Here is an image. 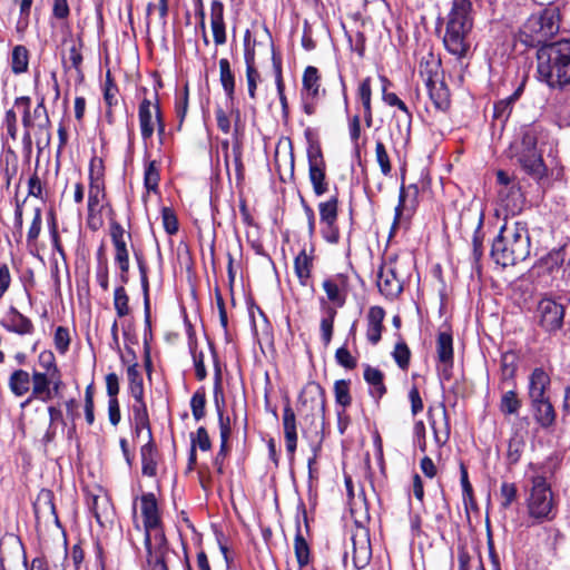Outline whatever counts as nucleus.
<instances>
[{
	"label": "nucleus",
	"mask_w": 570,
	"mask_h": 570,
	"mask_svg": "<svg viewBox=\"0 0 570 570\" xmlns=\"http://www.w3.org/2000/svg\"><path fill=\"white\" fill-rule=\"evenodd\" d=\"M530 235L524 222H505L494 238L491 257L502 267L513 266L530 255Z\"/></svg>",
	"instance_id": "1"
},
{
	"label": "nucleus",
	"mask_w": 570,
	"mask_h": 570,
	"mask_svg": "<svg viewBox=\"0 0 570 570\" xmlns=\"http://www.w3.org/2000/svg\"><path fill=\"white\" fill-rule=\"evenodd\" d=\"M537 72L539 79L551 88L570 85V40L541 46L537 51Z\"/></svg>",
	"instance_id": "2"
},
{
	"label": "nucleus",
	"mask_w": 570,
	"mask_h": 570,
	"mask_svg": "<svg viewBox=\"0 0 570 570\" xmlns=\"http://www.w3.org/2000/svg\"><path fill=\"white\" fill-rule=\"evenodd\" d=\"M544 138V128L541 124L533 122L522 127L520 139L514 140L510 146L511 158L522 170L534 180L547 176L542 154L537 145Z\"/></svg>",
	"instance_id": "3"
},
{
	"label": "nucleus",
	"mask_w": 570,
	"mask_h": 570,
	"mask_svg": "<svg viewBox=\"0 0 570 570\" xmlns=\"http://www.w3.org/2000/svg\"><path fill=\"white\" fill-rule=\"evenodd\" d=\"M473 0H453L448 14L443 43L458 58L465 57L470 49L469 36L473 29Z\"/></svg>",
	"instance_id": "4"
},
{
	"label": "nucleus",
	"mask_w": 570,
	"mask_h": 570,
	"mask_svg": "<svg viewBox=\"0 0 570 570\" xmlns=\"http://www.w3.org/2000/svg\"><path fill=\"white\" fill-rule=\"evenodd\" d=\"M561 16L559 7L549 6L532 13L519 30V40L527 47L549 45L560 31Z\"/></svg>",
	"instance_id": "5"
},
{
	"label": "nucleus",
	"mask_w": 570,
	"mask_h": 570,
	"mask_svg": "<svg viewBox=\"0 0 570 570\" xmlns=\"http://www.w3.org/2000/svg\"><path fill=\"white\" fill-rule=\"evenodd\" d=\"M531 489L527 498L528 515L532 524L552 521L557 515V503L553 493L543 475L531 479Z\"/></svg>",
	"instance_id": "6"
},
{
	"label": "nucleus",
	"mask_w": 570,
	"mask_h": 570,
	"mask_svg": "<svg viewBox=\"0 0 570 570\" xmlns=\"http://www.w3.org/2000/svg\"><path fill=\"white\" fill-rule=\"evenodd\" d=\"M564 316L566 307L549 297L541 298L534 312L535 324L549 335H556L562 330Z\"/></svg>",
	"instance_id": "7"
},
{
	"label": "nucleus",
	"mask_w": 570,
	"mask_h": 570,
	"mask_svg": "<svg viewBox=\"0 0 570 570\" xmlns=\"http://www.w3.org/2000/svg\"><path fill=\"white\" fill-rule=\"evenodd\" d=\"M136 502L137 499L132 505V527L127 531V540L136 551H140V544H144L148 556H151L154 550L158 553L164 546L155 543L156 529H149L144 522L140 524L138 521Z\"/></svg>",
	"instance_id": "8"
},
{
	"label": "nucleus",
	"mask_w": 570,
	"mask_h": 570,
	"mask_svg": "<svg viewBox=\"0 0 570 570\" xmlns=\"http://www.w3.org/2000/svg\"><path fill=\"white\" fill-rule=\"evenodd\" d=\"M138 119L141 138L147 141L150 139L156 130L159 122H163V115L158 99L153 102L148 98H144L138 107Z\"/></svg>",
	"instance_id": "9"
},
{
	"label": "nucleus",
	"mask_w": 570,
	"mask_h": 570,
	"mask_svg": "<svg viewBox=\"0 0 570 570\" xmlns=\"http://www.w3.org/2000/svg\"><path fill=\"white\" fill-rule=\"evenodd\" d=\"M140 510L144 523L149 529H156L155 543L157 546H165L166 538L161 529V519L158 510L157 500L154 493H144L140 497Z\"/></svg>",
	"instance_id": "10"
},
{
	"label": "nucleus",
	"mask_w": 570,
	"mask_h": 570,
	"mask_svg": "<svg viewBox=\"0 0 570 570\" xmlns=\"http://www.w3.org/2000/svg\"><path fill=\"white\" fill-rule=\"evenodd\" d=\"M322 287L326 293L327 301L331 302L334 307L344 306L350 287L348 276L346 274L338 273L326 277L323 281Z\"/></svg>",
	"instance_id": "11"
},
{
	"label": "nucleus",
	"mask_w": 570,
	"mask_h": 570,
	"mask_svg": "<svg viewBox=\"0 0 570 570\" xmlns=\"http://www.w3.org/2000/svg\"><path fill=\"white\" fill-rule=\"evenodd\" d=\"M31 117L33 121L37 124V131L39 134H46L43 138L38 137L36 139L38 151L41 153L47 146H49L51 139V120L49 118V114L46 107V98L43 95H38L37 106L33 108V110H31Z\"/></svg>",
	"instance_id": "12"
},
{
	"label": "nucleus",
	"mask_w": 570,
	"mask_h": 570,
	"mask_svg": "<svg viewBox=\"0 0 570 570\" xmlns=\"http://www.w3.org/2000/svg\"><path fill=\"white\" fill-rule=\"evenodd\" d=\"M377 287L389 299L396 298L403 291V283L391 264H383L377 272Z\"/></svg>",
	"instance_id": "13"
},
{
	"label": "nucleus",
	"mask_w": 570,
	"mask_h": 570,
	"mask_svg": "<svg viewBox=\"0 0 570 570\" xmlns=\"http://www.w3.org/2000/svg\"><path fill=\"white\" fill-rule=\"evenodd\" d=\"M420 189L417 185L410 184L409 186L402 185L399 194V203L395 207L393 228H395L403 215L411 216L419 204Z\"/></svg>",
	"instance_id": "14"
},
{
	"label": "nucleus",
	"mask_w": 570,
	"mask_h": 570,
	"mask_svg": "<svg viewBox=\"0 0 570 570\" xmlns=\"http://www.w3.org/2000/svg\"><path fill=\"white\" fill-rule=\"evenodd\" d=\"M352 560L357 570L364 569L371 561L372 549L367 531L358 530L351 538Z\"/></svg>",
	"instance_id": "15"
},
{
	"label": "nucleus",
	"mask_w": 570,
	"mask_h": 570,
	"mask_svg": "<svg viewBox=\"0 0 570 570\" xmlns=\"http://www.w3.org/2000/svg\"><path fill=\"white\" fill-rule=\"evenodd\" d=\"M381 80L383 81V89H382V99L385 104L389 106L397 107L400 110L399 115H394V118L397 122V128L400 132L405 131L406 134L410 132L411 129V122H412V114L409 110L407 106L402 101L396 94L394 92H387L386 86L389 85V80L385 77H382Z\"/></svg>",
	"instance_id": "16"
},
{
	"label": "nucleus",
	"mask_w": 570,
	"mask_h": 570,
	"mask_svg": "<svg viewBox=\"0 0 570 570\" xmlns=\"http://www.w3.org/2000/svg\"><path fill=\"white\" fill-rule=\"evenodd\" d=\"M436 354L441 363V374L444 379H450L453 367V337L450 332H440L436 338Z\"/></svg>",
	"instance_id": "17"
},
{
	"label": "nucleus",
	"mask_w": 570,
	"mask_h": 570,
	"mask_svg": "<svg viewBox=\"0 0 570 570\" xmlns=\"http://www.w3.org/2000/svg\"><path fill=\"white\" fill-rule=\"evenodd\" d=\"M250 32L247 30L244 36V60L246 65V80L248 95L252 99L256 98L257 82L261 78L255 67V50L249 46Z\"/></svg>",
	"instance_id": "18"
},
{
	"label": "nucleus",
	"mask_w": 570,
	"mask_h": 570,
	"mask_svg": "<svg viewBox=\"0 0 570 570\" xmlns=\"http://www.w3.org/2000/svg\"><path fill=\"white\" fill-rule=\"evenodd\" d=\"M532 416L542 429H549L556 423L557 413L549 397L529 400Z\"/></svg>",
	"instance_id": "19"
},
{
	"label": "nucleus",
	"mask_w": 570,
	"mask_h": 570,
	"mask_svg": "<svg viewBox=\"0 0 570 570\" xmlns=\"http://www.w3.org/2000/svg\"><path fill=\"white\" fill-rule=\"evenodd\" d=\"M283 429L285 438V446L289 461L295 458L297 449V431H296V415L289 404L285 405L283 410Z\"/></svg>",
	"instance_id": "20"
},
{
	"label": "nucleus",
	"mask_w": 570,
	"mask_h": 570,
	"mask_svg": "<svg viewBox=\"0 0 570 570\" xmlns=\"http://www.w3.org/2000/svg\"><path fill=\"white\" fill-rule=\"evenodd\" d=\"M55 494L51 490L42 489L38 495L36 501L33 502V511L36 519L38 521L46 520L48 521L50 518L58 524L59 519L56 511L55 505Z\"/></svg>",
	"instance_id": "21"
},
{
	"label": "nucleus",
	"mask_w": 570,
	"mask_h": 570,
	"mask_svg": "<svg viewBox=\"0 0 570 570\" xmlns=\"http://www.w3.org/2000/svg\"><path fill=\"white\" fill-rule=\"evenodd\" d=\"M1 324L8 332L16 333L18 335H31L35 332L32 321L14 307L9 309Z\"/></svg>",
	"instance_id": "22"
},
{
	"label": "nucleus",
	"mask_w": 570,
	"mask_h": 570,
	"mask_svg": "<svg viewBox=\"0 0 570 570\" xmlns=\"http://www.w3.org/2000/svg\"><path fill=\"white\" fill-rule=\"evenodd\" d=\"M550 375L542 367H535L530 376L528 383V397L529 400L547 399V392L550 389Z\"/></svg>",
	"instance_id": "23"
},
{
	"label": "nucleus",
	"mask_w": 570,
	"mask_h": 570,
	"mask_svg": "<svg viewBox=\"0 0 570 570\" xmlns=\"http://www.w3.org/2000/svg\"><path fill=\"white\" fill-rule=\"evenodd\" d=\"M50 376L51 373L33 371L31 376L32 393L31 396L21 404L22 407L29 404L32 399L41 400L43 402L51 400Z\"/></svg>",
	"instance_id": "24"
},
{
	"label": "nucleus",
	"mask_w": 570,
	"mask_h": 570,
	"mask_svg": "<svg viewBox=\"0 0 570 570\" xmlns=\"http://www.w3.org/2000/svg\"><path fill=\"white\" fill-rule=\"evenodd\" d=\"M385 311L381 306H372L367 313L366 338L372 345L381 341Z\"/></svg>",
	"instance_id": "25"
},
{
	"label": "nucleus",
	"mask_w": 570,
	"mask_h": 570,
	"mask_svg": "<svg viewBox=\"0 0 570 570\" xmlns=\"http://www.w3.org/2000/svg\"><path fill=\"white\" fill-rule=\"evenodd\" d=\"M320 303L324 313L320 323L321 337L324 345L327 346L332 341L334 320L337 312L336 308L331 306L325 298L322 297Z\"/></svg>",
	"instance_id": "26"
},
{
	"label": "nucleus",
	"mask_w": 570,
	"mask_h": 570,
	"mask_svg": "<svg viewBox=\"0 0 570 570\" xmlns=\"http://www.w3.org/2000/svg\"><path fill=\"white\" fill-rule=\"evenodd\" d=\"M313 269V256L302 249L294 259V272L302 286H308Z\"/></svg>",
	"instance_id": "27"
},
{
	"label": "nucleus",
	"mask_w": 570,
	"mask_h": 570,
	"mask_svg": "<svg viewBox=\"0 0 570 570\" xmlns=\"http://www.w3.org/2000/svg\"><path fill=\"white\" fill-rule=\"evenodd\" d=\"M320 92L321 77L318 70L316 67L308 66L303 73L301 96L320 98Z\"/></svg>",
	"instance_id": "28"
},
{
	"label": "nucleus",
	"mask_w": 570,
	"mask_h": 570,
	"mask_svg": "<svg viewBox=\"0 0 570 570\" xmlns=\"http://www.w3.org/2000/svg\"><path fill=\"white\" fill-rule=\"evenodd\" d=\"M106 197L104 181L90 173V184L88 191V212L102 210L104 199Z\"/></svg>",
	"instance_id": "29"
},
{
	"label": "nucleus",
	"mask_w": 570,
	"mask_h": 570,
	"mask_svg": "<svg viewBox=\"0 0 570 570\" xmlns=\"http://www.w3.org/2000/svg\"><path fill=\"white\" fill-rule=\"evenodd\" d=\"M522 92L523 85H520L512 95L495 102L493 107V117L504 124L509 119L513 105L519 100Z\"/></svg>",
	"instance_id": "30"
},
{
	"label": "nucleus",
	"mask_w": 570,
	"mask_h": 570,
	"mask_svg": "<svg viewBox=\"0 0 570 570\" xmlns=\"http://www.w3.org/2000/svg\"><path fill=\"white\" fill-rule=\"evenodd\" d=\"M364 380L371 386L370 393L373 397L381 399L386 393L384 374L381 370L366 365Z\"/></svg>",
	"instance_id": "31"
},
{
	"label": "nucleus",
	"mask_w": 570,
	"mask_h": 570,
	"mask_svg": "<svg viewBox=\"0 0 570 570\" xmlns=\"http://www.w3.org/2000/svg\"><path fill=\"white\" fill-rule=\"evenodd\" d=\"M65 45L69 43L68 48V59L70 61V65L73 69H76L78 72L81 71V65H82V48H83V40L81 33L77 35L76 38L71 33L66 36L62 41Z\"/></svg>",
	"instance_id": "32"
},
{
	"label": "nucleus",
	"mask_w": 570,
	"mask_h": 570,
	"mask_svg": "<svg viewBox=\"0 0 570 570\" xmlns=\"http://www.w3.org/2000/svg\"><path fill=\"white\" fill-rule=\"evenodd\" d=\"M141 472L146 476H155L157 474V449L153 441L141 446Z\"/></svg>",
	"instance_id": "33"
},
{
	"label": "nucleus",
	"mask_w": 570,
	"mask_h": 570,
	"mask_svg": "<svg viewBox=\"0 0 570 570\" xmlns=\"http://www.w3.org/2000/svg\"><path fill=\"white\" fill-rule=\"evenodd\" d=\"M441 68V61L433 55L422 58L419 67L420 76L423 78L425 86L441 81L439 79V72Z\"/></svg>",
	"instance_id": "34"
},
{
	"label": "nucleus",
	"mask_w": 570,
	"mask_h": 570,
	"mask_svg": "<svg viewBox=\"0 0 570 570\" xmlns=\"http://www.w3.org/2000/svg\"><path fill=\"white\" fill-rule=\"evenodd\" d=\"M430 99L438 110L445 111L450 107V94L443 81L426 85Z\"/></svg>",
	"instance_id": "35"
},
{
	"label": "nucleus",
	"mask_w": 570,
	"mask_h": 570,
	"mask_svg": "<svg viewBox=\"0 0 570 570\" xmlns=\"http://www.w3.org/2000/svg\"><path fill=\"white\" fill-rule=\"evenodd\" d=\"M308 177L316 196H322L328 191L326 164L308 166Z\"/></svg>",
	"instance_id": "36"
},
{
	"label": "nucleus",
	"mask_w": 570,
	"mask_h": 570,
	"mask_svg": "<svg viewBox=\"0 0 570 570\" xmlns=\"http://www.w3.org/2000/svg\"><path fill=\"white\" fill-rule=\"evenodd\" d=\"M357 97L362 102L364 109V121L366 127H372L373 125V114H372V88H371V78L367 77L363 79L357 89Z\"/></svg>",
	"instance_id": "37"
},
{
	"label": "nucleus",
	"mask_w": 570,
	"mask_h": 570,
	"mask_svg": "<svg viewBox=\"0 0 570 570\" xmlns=\"http://www.w3.org/2000/svg\"><path fill=\"white\" fill-rule=\"evenodd\" d=\"M497 180L502 186V188L499 191L501 199L504 202V197L509 198L511 196L513 200L512 210L519 208L522 195L520 189L517 188L514 185L509 188V185L511 183L510 176L505 171L499 170L497 173Z\"/></svg>",
	"instance_id": "38"
},
{
	"label": "nucleus",
	"mask_w": 570,
	"mask_h": 570,
	"mask_svg": "<svg viewBox=\"0 0 570 570\" xmlns=\"http://www.w3.org/2000/svg\"><path fill=\"white\" fill-rule=\"evenodd\" d=\"M219 81L224 89L226 97L234 100L235 97V75L230 68L228 59L222 58L219 60Z\"/></svg>",
	"instance_id": "39"
},
{
	"label": "nucleus",
	"mask_w": 570,
	"mask_h": 570,
	"mask_svg": "<svg viewBox=\"0 0 570 570\" xmlns=\"http://www.w3.org/2000/svg\"><path fill=\"white\" fill-rule=\"evenodd\" d=\"M160 165L157 160H147L144 169V186L149 193L159 191Z\"/></svg>",
	"instance_id": "40"
},
{
	"label": "nucleus",
	"mask_w": 570,
	"mask_h": 570,
	"mask_svg": "<svg viewBox=\"0 0 570 570\" xmlns=\"http://www.w3.org/2000/svg\"><path fill=\"white\" fill-rule=\"evenodd\" d=\"M31 376L24 370H16L11 373L9 377V387L10 391L16 396H22L27 394L30 390Z\"/></svg>",
	"instance_id": "41"
},
{
	"label": "nucleus",
	"mask_w": 570,
	"mask_h": 570,
	"mask_svg": "<svg viewBox=\"0 0 570 570\" xmlns=\"http://www.w3.org/2000/svg\"><path fill=\"white\" fill-rule=\"evenodd\" d=\"M115 247V263L120 269V282L127 284L129 281V253L127 249V243H112Z\"/></svg>",
	"instance_id": "42"
},
{
	"label": "nucleus",
	"mask_w": 570,
	"mask_h": 570,
	"mask_svg": "<svg viewBox=\"0 0 570 570\" xmlns=\"http://www.w3.org/2000/svg\"><path fill=\"white\" fill-rule=\"evenodd\" d=\"M294 552L299 568H304L309 563L311 550L302 534L299 523L297 524V531L294 538Z\"/></svg>",
	"instance_id": "43"
},
{
	"label": "nucleus",
	"mask_w": 570,
	"mask_h": 570,
	"mask_svg": "<svg viewBox=\"0 0 570 570\" xmlns=\"http://www.w3.org/2000/svg\"><path fill=\"white\" fill-rule=\"evenodd\" d=\"M13 106L21 109V122L24 132H31L32 128H37V124L31 117V98L29 96L17 97Z\"/></svg>",
	"instance_id": "44"
},
{
	"label": "nucleus",
	"mask_w": 570,
	"mask_h": 570,
	"mask_svg": "<svg viewBox=\"0 0 570 570\" xmlns=\"http://www.w3.org/2000/svg\"><path fill=\"white\" fill-rule=\"evenodd\" d=\"M127 380L129 383V392L135 399V401H139L144 397V383L142 376L138 371V364L134 363L127 368Z\"/></svg>",
	"instance_id": "45"
},
{
	"label": "nucleus",
	"mask_w": 570,
	"mask_h": 570,
	"mask_svg": "<svg viewBox=\"0 0 570 570\" xmlns=\"http://www.w3.org/2000/svg\"><path fill=\"white\" fill-rule=\"evenodd\" d=\"M29 51L24 46L18 45L12 49L11 70L14 75L23 73L28 70Z\"/></svg>",
	"instance_id": "46"
},
{
	"label": "nucleus",
	"mask_w": 570,
	"mask_h": 570,
	"mask_svg": "<svg viewBox=\"0 0 570 570\" xmlns=\"http://www.w3.org/2000/svg\"><path fill=\"white\" fill-rule=\"evenodd\" d=\"M522 406L521 400L514 390L502 394L499 409L503 415H517Z\"/></svg>",
	"instance_id": "47"
},
{
	"label": "nucleus",
	"mask_w": 570,
	"mask_h": 570,
	"mask_svg": "<svg viewBox=\"0 0 570 570\" xmlns=\"http://www.w3.org/2000/svg\"><path fill=\"white\" fill-rule=\"evenodd\" d=\"M305 136L307 139L306 154H307L308 166L326 164L320 141L312 136V132L309 129H307L305 131Z\"/></svg>",
	"instance_id": "48"
},
{
	"label": "nucleus",
	"mask_w": 570,
	"mask_h": 570,
	"mask_svg": "<svg viewBox=\"0 0 570 570\" xmlns=\"http://www.w3.org/2000/svg\"><path fill=\"white\" fill-rule=\"evenodd\" d=\"M117 95H118V88L115 85V82L112 81V79L110 77V72L108 71L107 76H106L105 86H104V100L108 107V110L106 111V117L108 118L109 122H111V117H112L111 109L118 102Z\"/></svg>",
	"instance_id": "49"
},
{
	"label": "nucleus",
	"mask_w": 570,
	"mask_h": 570,
	"mask_svg": "<svg viewBox=\"0 0 570 570\" xmlns=\"http://www.w3.org/2000/svg\"><path fill=\"white\" fill-rule=\"evenodd\" d=\"M566 249L563 247L557 248L548 253L541 258V266L549 273L558 271L564 263Z\"/></svg>",
	"instance_id": "50"
},
{
	"label": "nucleus",
	"mask_w": 570,
	"mask_h": 570,
	"mask_svg": "<svg viewBox=\"0 0 570 570\" xmlns=\"http://www.w3.org/2000/svg\"><path fill=\"white\" fill-rule=\"evenodd\" d=\"M42 228V213L41 208L37 207L33 212V218L27 233V246L32 252L37 246L38 237Z\"/></svg>",
	"instance_id": "51"
},
{
	"label": "nucleus",
	"mask_w": 570,
	"mask_h": 570,
	"mask_svg": "<svg viewBox=\"0 0 570 570\" xmlns=\"http://www.w3.org/2000/svg\"><path fill=\"white\" fill-rule=\"evenodd\" d=\"M132 414H134L136 430L140 431L142 429H147L149 436H151L148 411H147V406L144 402V397L140 399L139 401H135V403L132 405Z\"/></svg>",
	"instance_id": "52"
},
{
	"label": "nucleus",
	"mask_w": 570,
	"mask_h": 570,
	"mask_svg": "<svg viewBox=\"0 0 570 570\" xmlns=\"http://www.w3.org/2000/svg\"><path fill=\"white\" fill-rule=\"evenodd\" d=\"M460 481L462 487L463 503L466 509H476L472 484L469 481L468 470L464 464L460 465Z\"/></svg>",
	"instance_id": "53"
},
{
	"label": "nucleus",
	"mask_w": 570,
	"mask_h": 570,
	"mask_svg": "<svg viewBox=\"0 0 570 570\" xmlns=\"http://www.w3.org/2000/svg\"><path fill=\"white\" fill-rule=\"evenodd\" d=\"M305 395H309L314 403V409L321 414L324 421L325 409H326V395L324 389L320 384H314L305 390Z\"/></svg>",
	"instance_id": "54"
},
{
	"label": "nucleus",
	"mask_w": 570,
	"mask_h": 570,
	"mask_svg": "<svg viewBox=\"0 0 570 570\" xmlns=\"http://www.w3.org/2000/svg\"><path fill=\"white\" fill-rule=\"evenodd\" d=\"M337 205H338V199L336 196H333L327 202H323L318 205L320 218L323 224L336 223Z\"/></svg>",
	"instance_id": "55"
},
{
	"label": "nucleus",
	"mask_w": 570,
	"mask_h": 570,
	"mask_svg": "<svg viewBox=\"0 0 570 570\" xmlns=\"http://www.w3.org/2000/svg\"><path fill=\"white\" fill-rule=\"evenodd\" d=\"M114 306L118 317H125L130 313L129 297L126 293L124 284L115 288L114 292Z\"/></svg>",
	"instance_id": "56"
},
{
	"label": "nucleus",
	"mask_w": 570,
	"mask_h": 570,
	"mask_svg": "<svg viewBox=\"0 0 570 570\" xmlns=\"http://www.w3.org/2000/svg\"><path fill=\"white\" fill-rule=\"evenodd\" d=\"M335 402L344 409L350 406L352 397L350 394V381L338 380L334 383Z\"/></svg>",
	"instance_id": "57"
},
{
	"label": "nucleus",
	"mask_w": 570,
	"mask_h": 570,
	"mask_svg": "<svg viewBox=\"0 0 570 570\" xmlns=\"http://www.w3.org/2000/svg\"><path fill=\"white\" fill-rule=\"evenodd\" d=\"M375 158L380 166L381 173L384 176H390L392 173V165L384 144L377 140L375 144Z\"/></svg>",
	"instance_id": "58"
},
{
	"label": "nucleus",
	"mask_w": 570,
	"mask_h": 570,
	"mask_svg": "<svg viewBox=\"0 0 570 570\" xmlns=\"http://www.w3.org/2000/svg\"><path fill=\"white\" fill-rule=\"evenodd\" d=\"M190 443L193 449L206 452L212 449V441L207 430L204 426H199L195 433L190 434Z\"/></svg>",
	"instance_id": "59"
},
{
	"label": "nucleus",
	"mask_w": 570,
	"mask_h": 570,
	"mask_svg": "<svg viewBox=\"0 0 570 570\" xmlns=\"http://www.w3.org/2000/svg\"><path fill=\"white\" fill-rule=\"evenodd\" d=\"M218 421H219V435H220V446L219 454L228 453V440L230 436V422L229 417H224L223 412L218 410Z\"/></svg>",
	"instance_id": "60"
},
{
	"label": "nucleus",
	"mask_w": 570,
	"mask_h": 570,
	"mask_svg": "<svg viewBox=\"0 0 570 570\" xmlns=\"http://www.w3.org/2000/svg\"><path fill=\"white\" fill-rule=\"evenodd\" d=\"M206 395L203 389L197 390L190 400V409L196 421L205 416Z\"/></svg>",
	"instance_id": "61"
},
{
	"label": "nucleus",
	"mask_w": 570,
	"mask_h": 570,
	"mask_svg": "<svg viewBox=\"0 0 570 570\" xmlns=\"http://www.w3.org/2000/svg\"><path fill=\"white\" fill-rule=\"evenodd\" d=\"M524 445V441L519 436L510 439L507 453V458L510 464H515L520 461Z\"/></svg>",
	"instance_id": "62"
},
{
	"label": "nucleus",
	"mask_w": 570,
	"mask_h": 570,
	"mask_svg": "<svg viewBox=\"0 0 570 570\" xmlns=\"http://www.w3.org/2000/svg\"><path fill=\"white\" fill-rule=\"evenodd\" d=\"M517 371V356L514 353H504L501 357V372L504 381L512 380Z\"/></svg>",
	"instance_id": "63"
},
{
	"label": "nucleus",
	"mask_w": 570,
	"mask_h": 570,
	"mask_svg": "<svg viewBox=\"0 0 570 570\" xmlns=\"http://www.w3.org/2000/svg\"><path fill=\"white\" fill-rule=\"evenodd\" d=\"M53 343L56 350L60 354H65L69 350L70 345V333L67 327L58 326L55 332Z\"/></svg>",
	"instance_id": "64"
}]
</instances>
